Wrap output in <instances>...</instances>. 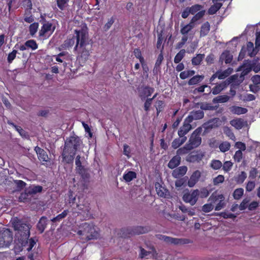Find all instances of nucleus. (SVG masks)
Returning <instances> with one entry per match:
<instances>
[{
  "instance_id": "nucleus-1",
  "label": "nucleus",
  "mask_w": 260,
  "mask_h": 260,
  "mask_svg": "<svg viewBox=\"0 0 260 260\" xmlns=\"http://www.w3.org/2000/svg\"><path fill=\"white\" fill-rule=\"evenodd\" d=\"M82 143L81 140L77 136L67 138L61 154L63 161L68 164H72L76 152Z\"/></svg>"
},
{
  "instance_id": "nucleus-2",
  "label": "nucleus",
  "mask_w": 260,
  "mask_h": 260,
  "mask_svg": "<svg viewBox=\"0 0 260 260\" xmlns=\"http://www.w3.org/2000/svg\"><path fill=\"white\" fill-rule=\"evenodd\" d=\"M69 199L68 203L73 210L77 209L78 211H74L73 212H77L80 214H83L86 217L90 215V204L86 201L83 196H78L77 198L76 196H73V192L70 190L68 193Z\"/></svg>"
},
{
  "instance_id": "nucleus-3",
  "label": "nucleus",
  "mask_w": 260,
  "mask_h": 260,
  "mask_svg": "<svg viewBox=\"0 0 260 260\" xmlns=\"http://www.w3.org/2000/svg\"><path fill=\"white\" fill-rule=\"evenodd\" d=\"M12 224L14 230L17 231L16 235L20 240L22 241V243L25 241L27 242L30 236L29 225L17 218L13 220Z\"/></svg>"
},
{
  "instance_id": "nucleus-4",
  "label": "nucleus",
  "mask_w": 260,
  "mask_h": 260,
  "mask_svg": "<svg viewBox=\"0 0 260 260\" xmlns=\"http://www.w3.org/2000/svg\"><path fill=\"white\" fill-rule=\"evenodd\" d=\"M152 230L150 226H136L122 228L118 234L122 238H129L132 236L148 233Z\"/></svg>"
},
{
  "instance_id": "nucleus-5",
  "label": "nucleus",
  "mask_w": 260,
  "mask_h": 260,
  "mask_svg": "<svg viewBox=\"0 0 260 260\" xmlns=\"http://www.w3.org/2000/svg\"><path fill=\"white\" fill-rule=\"evenodd\" d=\"M80 230L77 232L78 235L82 236V239L86 240L97 239L99 233L95 229V225L92 223L84 222L82 224Z\"/></svg>"
},
{
  "instance_id": "nucleus-6",
  "label": "nucleus",
  "mask_w": 260,
  "mask_h": 260,
  "mask_svg": "<svg viewBox=\"0 0 260 260\" xmlns=\"http://www.w3.org/2000/svg\"><path fill=\"white\" fill-rule=\"evenodd\" d=\"M74 32L76 35L75 38L76 39L74 50H77L78 48L86 47L88 44V33L87 29L82 28L79 30L75 29Z\"/></svg>"
},
{
  "instance_id": "nucleus-7",
  "label": "nucleus",
  "mask_w": 260,
  "mask_h": 260,
  "mask_svg": "<svg viewBox=\"0 0 260 260\" xmlns=\"http://www.w3.org/2000/svg\"><path fill=\"white\" fill-rule=\"evenodd\" d=\"M203 132L201 126L197 128L191 134L188 142L187 143L192 149L199 147L202 143L201 137Z\"/></svg>"
},
{
  "instance_id": "nucleus-8",
  "label": "nucleus",
  "mask_w": 260,
  "mask_h": 260,
  "mask_svg": "<svg viewBox=\"0 0 260 260\" xmlns=\"http://www.w3.org/2000/svg\"><path fill=\"white\" fill-rule=\"evenodd\" d=\"M155 237L159 240L164 241L167 244H171L175 245H181L190 243L191 242L188 239L173 238L161 234H156Z\"/></svg>"
},
{
  "instance_id": "nucleus-9",
  "label": "nucleus",
  "mask_w": 260,
  "mask_h": 260,
  "mask_svg": "<svg viewBox=\"0 0 260 260\" xmlns=\"http://www.w3.org/2000/svg\"><path fill=\"white\" fill-rule=\"evenodd\" d=\"M13 233L6 229L0 233V247H8L13 241Z\"/></svg>"
},
{
  "instance_id": "nucleus-10",
  "label": "nucleus",
  "mask_w": 260,
  "mask_h": 260,
  "mask_svg": "<svg viewBox=\"0 0 260 260\" xmlns=\"http://www.w3.org/2000/svg\"><path fill=\"white\" fill-rule=\"evenodd\" d=\"M199 196V190L198 189L191 190L184 193L182 199L186 203H189L191 206L196 204Z\"/></svg>"
},
{
  "instance_id": "nucleus-11",
  "label": "nucleus",
  "mask_w": 260,
  "mask_h": 260,
  "mask_svg": "<svg viewBox=\"0 0 260 260\" xmlns=\"http://www.w3.org/2000/svg\"><path fill=\"white\" fill-rule=\"evenodd\" d=\"M204 155V153L201 151H193L187 155L186 160L191 163H199Z\"/></svg>"
},
{
  "instance_id": "nucleus-12",
  "label": "nucleus",
  "mask_w": 260,
  "mask_h": 260,
  "mask_svg": "<svg viewBox=\"0 0 260 260\" xmlns=\"http://www.w3.org/2000/svg\"><path fill=\"white\" fill-rule=\"evenodd\" d=\"M34 149L37 154L38 159L42 162L43 165H47V162H50V158L45 150L38 146L35 147Z\"/></svg>"
},
{
  "instance_id": "nucleus-13",
  "label": "nucleus",
  "mask_w": 260,
  "mask_h": 260,
  "mask_svg": "<svg viewBox=\"0 0 260 260\" xmlns=\"http://www.w3.org/2000/svg\"><path fill=\"white\" fill-rule=\"evenodd\" d=\"M44 23L41 27V29L39 31V36L40 37L45 36V34L50 32V34H52L55 30V27L53 26L52 23L46 21L44 18Z\"/></svg>"
},
{
  "instance_id": "nucleus-14",
  "label": "nucleus",
  "mask_w": 260,
  "mask_h": 260,
  "mask_svg": "<svg viewBox=\"0 0 260 260\" xmlns=\"http://www.w3.org/2000/svg\"><path fill=\"white\" fill-rule=\"evenodd\" d=\"M154 91V88L149 86H145L139 90V96L142 101L150 96Z\"/></svg>"
},
{
  "instance_id": "nucleus-15",
  "label": "nucleus",
  "mask_w": 260,
  "mask_h": 260,
  "mask_svg": "<svg viewBox=\"0 0 260 260\" xmlns=\"http://www.w3.org/2000/svg\"><path fill=\"white\" fill-rule=\"evenodd\" d=\"M204 116V113L202 110H192L189 113L186 119L192 122L193 120H199L202 119Z\"/></svg>"
},
{
  "instance_id": "nucleus-16",
  "label": "nucleus",
  "mask_w": 260,
  "mask_h": 260,
  "mask_svg": "<svg viewBox=\"0 0 260 260\" xmlns=\"http://www.w3.org/2000/svg\"><path fill=\"white\" fill-rule=\"evenodd\" d=\"M190 123L191 122L188 121L186 118L184 119L183 125L180 127L178 132V135L179 137L183 138L185 137V135L192 128Z\"/></svg>"
},
{
  "instance_id": "nucleus-17",
  "label": "nucleus",
  "mask_w": 260,
  "mask_h": 260,
  "mask_svg": "<svg viewBox=\"0 0 260 260\" xmlns=\"http://www.w3.org/2000/svg\"><path fill=\"white\" fill-rule=\"evenodd\" d=\"M225 198L222 194H218L217 196H215L213 197V201L214 202L219 200V202L217 204L215 207V210L219 211L224 208L225 206V203L224 202Z\"/></svg>"
},
{
  "instance_id": "nucleus-18",
  "label": "nucleus",
  "mask_w": 260,
  "mask_h": 260,
  "mask_svg": "<svg viewBox=\"0 0 260 260\" xmlns=\"http://www.w3.org/2000/svg\"><path fill=\"white\" fill-rule=\"evenodd\" d=\"M219 122V119L218 118H213L209 120L207 122L205 123L203 126L205 128L206 131L212 129L213 128L217 127Z\"/></svg>"
},
{
  "instance_id": "nucleus-19",
  "label": "nucleus",
  "mask_w": 260,
  "mask_h": 260,
  "mask_svg": "<svg viewBox=\"0 0 260 260\" xmlns=\"http://www.w3.org/2000/svg\"><path fill=\"white\" fill-rule=\"evenodd\" d=\"M187 171V167L185 166L179 167L173 171L172 176L175 178H178L184 175Z\"/></svg>"
},
{
  "instance_id": "nucleus-20",
  "label": "nucleus",
  "mask_w": 260,
  "mask_h": 260,
  "mask_svg": "<svg viewBox=\"0 0 260 260\" xmlns=\"http://www.w3.org/2000/svg\"><path fill=\"white\" fill-rule=\"evenodd\" d=\"M47 224V218L46 216H42L37 224V228L41 234L44 232Z\"/></svg>"
},
{
  "instance_id": "nucleus-21",
  "label": "nucleus",
  "mask_w": 260,
  "mask_h": 260,
  "mask_svg": "<svg viewBox=\"0 0 260 260\" xmlns=\"http://www.w3.org/2000/svg\"><path fill=\"white\" fill-rule=\"evenodd\" d=\"M26 189L28 190V193L31 197H32L38 193H41L43 191V188L39 185L32 184L26 188Z\"/></svg>"
},
{
  "instance_id": "nucleus-22",
  "label": "nucleus",
  "mask_w": 260,
  "mask_h": 260,
  "mask_svg": "<svg viewBox=\"0 0 260 260\" xmlns=\"http://www.w3.org/2000/svg\"><path fill=\"white\" fill-rule=\"evenodd\" d=\"M228 83L225 81L216 84L212 89L213 94L216 95L219 94L226 87Z\"/></svg>"
},
{
  "instance_id": "nucleus-23",
  "label": "nucleus",
  "mask_w": 260,
  "mask_h": 260,
  "mask_svg": "<svg viewBox=\"0 0 260 260\" xmlns=\"http://www.w3.org/2000/svg\"><path fill=\"white\" fill-rule=\"evenodd\" d=\"M181 162V157L178 155H175L169 161L168 167L171 169H173L178 166Z\"/></svg>"
},
{
  "instance_id": "nucleus-24",
  "label": "nucleus",
  "mask_w": 260,
  "mask_h": 260,
  "mask_svg": "<svg viewBox=\"0 0 260 260\" xmlns=\"http://www.w3.org/2000/svg\"><path fill=\"white\" fill-rule=\"evenodd\" d=\"M163 50H164V45H162V46L161 47V50H160V53L158 55L157 59L156 60V62H155V66H154V69H153L154 71L155 70L156 72L160 71V65H161V63H162V61L164 60V55H163V54H162Z\"/></svg>"
},
{
  "instance_id": "nucleus-25",
  "label": "nucleus",
  "mask_w": 260,
  "mask_h": 260,
  "mask_svg": "<svg viewBox=\"0 0 260 260\" xmlns=\"http://www.w3.org/2000/svg\"><path fill=\"white\" fill-rule=\"evenodd\" d=\"M230 111L234 114L240 115L245 114L247 112V109L237 106H232L230 108Z\"/></svg>"
},
{
  "instance_id": "nucleus-26",
  "label": "nucleus",
  "mask_w": 260,
  "mask_h": 260,
  "mask_svg": "<svg viewBox=\"0 0 260 260\" xmlns=\"http://www.w3.org/2000/svg\"><path fill=\"white\" fill-rule=\"evenodd\" d=\"M210 30V25L209 22H204L201 27L200 37H204L207 36Z\"/></svg>"
},
{
  "instance_id": "nucleus-27",
  "label": "nucleus",
  "mask_w": 260,
  "mask_h": 260,
  "mask_svg": "<svg viewBox=\"0 0 260 260\" xmlns=\"http://www.w3.org/2000/svg\"><path fill=\"white\" fill-rule=\"evenodd\" d=\"M32 9H25L24 13V21L28 23H31L34 21V16L32 14Z\"/></svg>"
},
{
  "instance_id": "nucleus-28",
  "label": "nucleus",
  "mask_w": 260,
  "mask_h": 260,
  "mask_svg": "<svg viewBox=\"0 0 260 260\" xmlns=\"http://www.w3.org/2000/svg\"><path fill=\"white\" fill-rule=\"evenodd\" d=\"M204 75H197L192 77L188 81L187 84L188 85H196L201 82L204 79Z\"/></svg>"
},
{
  "instance_id": "nucleus-29",
  "label": "nucleus",
  "mask_w": 260,
  "mask_h": 260,
  "mask_svg": "<svg viewBox=\"0 0 260 260\" xmlns=\"http://www.w3.org/2000/svg\"><path fill=\"white\" fill-rule=\"evenodd\" d=\"M186 140V137H184L183 138L179 137L175 139L172 143V148H173L175 149L179 148L181 145H182L184 143H185Z\"/></svg>"
},
{
  "instance_id": "nucleus-30",
  "label": "nucleus",
  "mask_w": 260,
  "mask_h": 260,
  "mask_svg": "<svg viewBox=\"0 0 260 260\" xmlns=\"http://www.w3.org/2000/svg\"><path fill=\"white\" fill-rule=\"evenodd\" d=\"M69 213V210H64L63 212H62L60 214L57 215L56 217H53L51 219V221L53 223H57L61 221L62 219H63Z\"/></svg>"
},
{
  "instance_id": "nucleus-31",
  "label": "nucleus",
  "mask_w": 260,
  "mask_h": 260,
  "mask_svg": "<svg viewBox=\"0 0 260 260\" xmlns=\"http://www.w3.org/2000/svg\"><path fill=\"white\" fill-rule=\"evenodd\" d=\"M192 149L186 143L183 147L179 148L176 151V155L178 156L189 154V152Z\"/></svg>"
},
{
  "instance_id": "nucleus-32",
  "label": "nucleus",
  "mask_w": 260,
  "mask_h": 260,
  "mask_svg": "<svg viewBox=\"0 0 260 260\" xmlns=\"http://www.w3.org/2000/svg\"><path fill=\"white\" fill-rule=\"evenodd\" d=\"M31 196L28 193V190L26 188L25 189L24 191L21 193L19 197V201L21 202H28L31 200Z\"/></svg>"
},
{
  "instance_id": "nucleus-33",
  "label": "nucleus",
  "mask_w": 260,
  "mask_h": 260,
  "mask_svg": "<svg viewBox=\"0 0 260 260\" xmlns=\"http://www.w3.org/2000/svg\"><path fill=\"white\" fill-rule=\"evenodd\" d=\"M136 173L131 171L125 173L123 175V179L127 182L132 181L133 179L136 178Z\"/></svg>"
},
{
  "instance_id": "nucleus-34",
  "label": "nucleus",
  "mask_w": 260,
  "mask_h": 260,
  "mask_svg": "<svg viewBox=\"0 0 260 260\" xmlns=\"http://www.w3.org/2000/svg\"><path fill=\"white\" fill-rule=\"evenodd\" d=\"M220 59L224 60L226 64L230 63L233 60V55H232L228 51H224L220 56Z\"/></svg>"
},
{
  "instance_id": "nucleus-35",
  "label": "nucleus",
  "mask_w": 260,
  "mask_h": 260,
  "mask_svg": "<svg viewBox=\"0 0 260 260\" xmlns=\"http://www.w3.org/2000/svg\"><path fill=\"white\" fill-rule=\"evenodd\" d=\"M230 124L237 129H240L244 126L243 120L240 118L231 120Z\"/></svg>"
},
{
  "instance_id": "nucleus-36",
  "label": "nucleus",
  "mask_w": 260,
  "mask_h": 260,
  "mask_svg": "<svg viewBox=\"0 0 260 260\" xmlns=\"http://www.w3.org/2000/svg\"><path fill=\"white\" fill-rule=\"evenodd\" d=\"M222 4L221 3H215L208 10V13L210 15L215 14L221 7Z\"/></svg>"
},
{
  "instance_id": "nucleus-37",
  "label": "nucleus",
  "mask_w": 260,
  "mask_h": 260,
  "mask_svg": "<svg viewBox=\"0 0 260 260\" xmlns=\"http://www.w3.org/2000/svg\"><path fill=\"white\" fill-rule=\"evenodd\" d=\"M76 171L77 172L81 175L83 179H87L89 178V175L88 173V171L83 166L76 168Z\"/></svg>"
},
{
  "instance_id": "nucleus-38",
  "label": "nucleus",
  "mask_w": 260,
  "mask_h": 260,
  "mask_svg": "<svg viewBox=\"0 0 260 260\" xmlns=\"http://www.w3.org/2000/svg\"><path fill=\"white\" fill-rule=\"evenodd\" d=\"M165 106V102L161 100H157L155 102L154 107L156 110V115H159V113L162 111Z\"/></svg>"
},
{
  "instance_id": "nucleus-39",
  "label": "nucleus",
  "mask_w": 260,
  "mask_h": 260,
  "mask_svg": "<svg viewBox=\"0 0 260 260\" xmlns=\"http://www.w3.org/2000/svg\"><path fill=\"white\" fill-rule=\"evenodd\" d=\"M205 55L204 54H198L196 56L193 57L191 59V63L193 66H198L201 64V62L204 58Z\"/></svg>"
},
{
  "instance_id": "nucleus-40",
  "label": "nucleus",
  "mask_w": 260,
  "mask_h": 260,
  "mask_svg": "<svg viewBox=\"0 0 260 260\" xmlns=\"http://www.w3.org/2000/svg\"><path fill=\"white\" fill-rule=\"evenodd\" d=\"M13 182L15 185V190L18 191H21L26 185L24 181L20 180H13Z\"/></svg>"
},
{
  "instance_id": "nucleus-41",
  "label": "nucleus",
  "mask_w": 260,
  "mask_h": 260,
  "mask_svg": "<svg viewBox=\"0 0 260 260\" xmlns=\"http://www.w3.org/2000/svg\"><path fill=\"white\" fill-rule=\"evenodd\" d=\"M230 96L227 95H218L213 99V102L214 103H226L230 100Z\"/></svg>"
},
{
  "instance_id": "nucleus-42",
  "label": "nucleus",
  "mask_w": 260,
  "mask_h": 260,
  "mask_svg": "<svg viewBox=\"0 0 260 260\" xmlns=\"http://www.w3.org/2000/svg\"><path fill=\"white\" fill-rule=\"evenodd\" d=\"M76 50L78 51L80 56L84 59H87L89 55V51L86 49L85 47H83L82 48H78V49Z\"/></svg>"
},
{
  "instance_id": "nucleus-43",
  "label": "nucleus",
  "mask_w": 260,
  "mask_h": 260,
  "mask_svg": "<svg viewBox=\"0 0 260 260\" xmlns=\"http://www.w3.org/2000/svg\"><path fill=\"white\" fill-rule=\"evenodd\" d=\"M210 166L214 170H217L222 167V164L219 160L213 159L210 162Z\"/></svg>"
},
{
  "instance_id": "nucleus-44",
  "label": "nucleus",
  "mask_w": 260,
  "mask_h": 260,
  "mask_svg": "<svg viewBox=\"0 0 260 260\" xmlns=\"http://www.w3.org/2000/svg\"><path fill=\"white\" fill-rule=\"evenodd\" d=\"M185 52L186 51L185 49H181L178 53H177L174 59V62L175 63H179L184 57Z\"/></svg>"
},
{
  "instance_id": "nucleus-45",
  "label": "nucleus",
  "mask_w": 260,
  "mask_h": 260,
  "mask_svg": "<svg viewBox=\"0 0 260 260\" xmlns=\"http://www.w3.org/2000/svg\"><path fill=\"white\" fill-rule=\"evenodd\" d=\"M39 26V24L38 22H32V23L30 24L29 26V31L30 35L32 37L34 36L36 33L37 32Z\"/></svg>"
},
{
  "instance_id": "nucleus-46",
  "label": "nucleus",
  "mask_w": 260,
  "mask_h": 260,
  "mask_svg": "<svg viewBox=\"0 0 260 260\" xmlns=\"http://www.w3.org/2000/svg\"><path fill=\"white\" fill-rule=\"evenodd\" d=\"M156 191L158 196L160 197H166V189L162 187L159 183L155 184Z\"/></svg>"
},
{
  "instance_id": "nucleus-47",
  "label": "nucleus",
  "mask_w": 260,
  "mask_h": 260,
  "mask_svg": "<svg viewBox=\"0 0 260 260\" xmlns=\"http://www.w3.org/2000/svg\"><path fill=\"white\" fill-rule=\"evenodd\" d=\"M25 46L27 48L31 49L32 50H35L38 48V44L35 40H29L25 42Z\"/></svg>"
},
{
  "instance_id": "nucleus-48",
  "label": "nucleus",
  "mask_w": 260,
  "mask_h": 260,
  "mask_svg": "<svg viewBox=\"0 0 260 260\" xmlns=\"http://www.w3.org/2000/svg\"><path fill=\"white\" fill-rule=\"evenodd\" d=\"M243 194L244 189L242 188H238L234 190L233 196L235 200H239L243 196Z\"/></svg>"
},
{
  "instance_id": "nucleus-49",
  "label": "nucleus",
  "mask_w": 260,
  "mask_h": 260,
  "mask_svg": "<svg viewBox=\"0 0 260 260\" xmlns=\"http://www.w3.org/2000/svg\"><path fill=\"white\" fill-rule=\"evenodd\" d=\"M75 37L73 36L71 38H68L66 40L63 44V47L65 48H69L72 47L75 44Z\"/></svg>"
},
{
  "instance_id": "nucleus-50",
  "label": "nucleus",
  "mask_w": 260,
  "mask_h": 260,
  "mask_svg": "<svg viewBox=\"0 0 260 260\" xmlns=\"http://www.w3.org/2000/svg\"><path fill=\"white\" fill-rule=\"evenodd\" d=\"M188 8L189 10L190 14L194 15L200 11H201V10L202 8V6L199 4H196L192 6L191 7H188Z\"/></svg>"
},
{
  "instance_id": "nucleus-51",
  "label": "nucleus",
  "mask_w": 260,
  "mask_h": 260,
  "mask_svg": "<svg viewBox=\"0 0 260 260\" xmlns=\"http://www.w3.org/2000/svg\"><path fill=\"white\" fill-rule=\"evenodd\" d=\"M231 147V144L227 141L222 142L219 146L220 150L222 152L228 151Z\"/></svg>"
},
{
  "instance_id": "nucleus-52",
  "label": "nucleus",
  "mask_w": 260,
  "mask_h": 260,
  "mask_svg": "<svg viewBox=\"0 0 260 260\" xmlns=\"http://www.w3.org/2000/svg\"><path fill=\"white\" fill-rule=\"evenodd\" d=\"M233 163L231 161H225L222 165V170L224 172L228 173L231 170Z\"/></svg>"
},
{
  "instance_id": "nucleus-53",
  "label": "nucleus",
  "mask_w": 260,
  "mask_h": 260,
  "mask_svg": "<svg viewBox=\"0 0 260 260\" xmlns=\"http://www.w3.org/2000/svg\"><path fill=\"white\" fill-rule=\"evenodd\" d=\"M250 201V199L248 198H245L243 200L240 205L239 208L240 210L243 211L245 210L247 207L248 208V203Z\"/></svg>"
},
{
  "instance_id": "nucleus-54",
  "label": "nucleus",
  "mask_w": 260,
  "mask_h": 260,
  "mask_svg": "<svg viewBox=\"0 0 260 260\" xmlns=\"http://www.w3.org/2000/svg\"><path fill=\"white\" fill-rule=\"evenodd\" d=\"M205 13V10H201L195 14L191 18L192 21L197 22L199 20L201 19L204 16Z\"/></svg>"
},
{
  "instance_id": "nucleus-55",
  "label": "nucleus",
  "mask_w": 260,
  "mask_h": 260,
  "mask_svg": "<svg viewBox=\"0 0 260 260\" xmlns=\"http://www.w3.org/2000/svg\"><path fill=\"white\" fill-rule=\"evenodd\" d=\"M69 0H56L57 7L60 10H63Z\"/></svg>"
},
{
  "instance_id": "nucleus-56",
  "label": "nucleus",
  "mask_w": 260,
  "mask_h": 260,
  "mask_svg": "<svg viewBox=\"0 0 260 260\" xmlns=\"http://www.w3.org/2000/svg\"><path fill=\"white\" fill-rule=\"evenodd\" d=\"M17 53V51L16 50H13V51L9 53L7 57V61L9 63H11L14 59L16 57V54Z\"/></svg>"
},
{
  "instance_id": "nucleus-57",
  "label": "nucleus",
  "mask_w": 260,
  "mask_h": 260,
  "mask_svg": "<svg viewBox=\"0 0 260 260\" xmlns=\"http://www.w3.org/2000/svg\"><path fill=\"white\" fill-rule=\"evenodd\" d=\"M219 215L224 219H228V218L234 219L236 217V215H235V214L231 213L228 211H227V212L224 211V212H221L219 214Z\"/></svg>"
},
{
  "instance_id": "nucleus-58",
  "label": "nucleus",
  "mask_w": 260,
  "mask_h": 260,
  "mask_svg": "<svg viewBox=\"0 0 260 260\" xmlns=\"http://www.w3.org/2000/svg\"><path fill=\"white\" fill-rule=\"evenodd\" d=\"M134 54L135 57L139 60L140 62L144 60V58L142 56L141 51L139 48H135L134 50Z\"/></svg>"
},
{
  "instance_id": "nucleus-59",
  "label": "nucleus",
  "mask_w": 260,
  "mask_h": 260,
  "mask_svg": "<svg viewBox=\"0 0 260 260\" xmlns=\"http://www.w3.org/2000/svg\"><path fill=\"white\" fill-rule=\"evenodd\" d=\"M21 5L25 9H32V5L31 0H23L21 3Z\"/></svg>"
},
{
  "instance_id": "nucleus-60",
  "label": "nucleus",
  "mask_w": 260,
  "mask_h": 260,
  "mask_svg": "<svg viewBox=\"0 0 260 260\" xmlns=\"http://www.w3.org/2000/svg\"><path fill=\"white\" fill-rule=\"evenodd\" d=\"M115 21V18L114 17H111L108 21V22L104 25V29L105 31L108 30L112 26V24Z\"/></svg>"
},
{
  "instance_id": "nucleus-61",
  "label": "nucleus",
  "mask_w": 260,
  "mask_h": 260,
  "mask_svg": "<svg viewBox=\"0 0 260 260\" xmlns=\"http://www.w3.org/2000/svg\"><path fill=\"white\" fill-rule=\"evenodd\" d=\"M224 181V177L222 175H219L215 178L213 179V184L214 185H217L220 183L223 182Z\"/></svg>"
},
{
  "instance_id": "nucleus-62",
  "label": "nucleus",
  "mask_w": 260,
  "mask_h": 260,
  "mask_svg": "<svg viewBox=\"0 0 260 260\" xmlns=\"http://www.w3.org/2000/svg\"><path fill=\"white\" fill-rule=\"evenodd\" d=\"M216 73L217 75V78L220 80L226 78L229 75V73L226 71H224L223 72L217 71Z\"/></svg>"
},
{
  "instance_id": "nucleus-63",
  "label": "nucleus",
  "mask_w": 260,
  "mask_h": 260,
  "mask_svg": "<svg viewBox=\"0 0 260 260\" xmlns=\"http://www.w3.org/2000/svg\"><path fill=\"white\" fill-rule=\"evenodd\" d=\"M181 26L180 33L182 35H187V34L191 30V26L189 25L186 24L183 26L181 25Z\"/></svg>"
},
{
  "instance_id": "nucleus-64",
  "label": "nucleus",
  "mask_w": 260,
  "mask_h": 260,
  "mask_svg": "<svg viewBox=\"0 0 260 260\" xmlns=\"http://www.w3.org/2000/svg\"><path fill=\"white\" fill-rule=\"evenodd\" d=\"M234 159L235 161L239 162L242 158V152L240 150L236 151L234 155Z\"/></svg>"
}]
</instances>
